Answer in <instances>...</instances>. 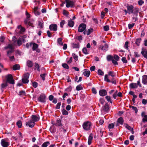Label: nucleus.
Listing matches in <instances>:
<instances>
[{
  "label": "nucleus",
  "mask_w": 147,
  "mask_h": 147,
  "mask_svg": "<svg viewBox=\"0 0 147 147\" xmlns=\"http://www.w3.org/2000/svg\"><path fill=\"white\" fill-rule=\"evenodd\" d=\"M115 73L113 71H110L108 72V75L105 76L104 80L108 82H111L112 84H116V80L115 79Z\"/></svg>",
  "instance_id": "f257e3e1"
},
{
  "label": "nucleus",
  "mask_w": 147,
  "mask_h": 147,
  "mask_svg": "<svg viewBox=\"0 0 147 147\" xmlns=\"http://www.w3.org/2000/svg\"><path fill=\"white\" fill-rule=\"evenodd\" d=\"M91 126V123L89 121L85 122L83 124V129L84 130L87 131H88L90 129Z\"/></svg>",
  "instance_id": "f03ea898"
},
{
  "label": "nucleus",
  "mask_w": 147,
  "mask_h": 147,
  "mask_svg": "<svg viewBox=\"0 0 147 147\" xmlns=\"http://www.w3.org/2000/svg\"><path fill=\"white\" fill-rule=\"evenodd\" d=\"M7 81V83L8 82L10 84H14V80L13 79L12 76L10 74H9L6 77Z\"/></svg>",
  "instance_id": "7ed1b4c3"
},
{
  "label": "nucleus",
  "mask_w": 147,
  "mask_h": 147,
  "mask_svg": "<svg viewBox=\"0 0 147 147\" xmlns=\"http://www.w3.org/2000/svg\"><path fill=\"white\" fill-rule=\"evenodd\" d=\"M29 74L28 73H26L24 74V78L22 79V81L23 83L24 84H26L28 83L29 82L28 78Z\"/></svg>",
  "instance_id": "20e7f679"
},
{
  "label": "nucleus",
  "mask_w": 147,
  "mask_h": 147,
  "mask_svg": "<svg viewBox=\"0 0 147 147\" xmlns=\"http://www.w3.org/2000/svg\"><path fill=\"white\" fill-rule=\"evenodd\" d=\"M46 96L45 94H42L40 95L38 98V100L41 102L45 103L46 102Z\"/></svg>",
  "instance_id": "39448f33"
},
{
  "label": "nucleus",
  "mask_w": 147,
  "mask_h": 147,
  "mask_svg": "<svg viewBox=\"0 0 147 147\" xmlns=\"http://www.w3.org/2000/svg\"><path fill=\"white\" fill-rule=\"evenodd\" d=\"M66 3L67 7L68 8L69 7H73L74 6L75 3L73 1L66 0Z\"/></svg>",
  "instance_id": "423d86ee"
},
{
  "label": "nucleus",
  "mask_w": 147,
  "mask_h": 147,
  "mask_svg": "<svg viewBox=\"0 0 147 147\" xmlns=\"http://www.w3.org/2000/svg\"><path fill=\"white\" fill-rule=\"evenodd\" d=\"M86 28V25L84 24H80L79 27L78 31L79 32H82Z\"/></svg>",
  "instance_id": "0eeeda50"
},
{
  "label": "nucleus",
  "mask_w": 147,
  "mask_h": 147,
  "mask_svg": "<svg viewBox=\"0 0 147 147\" xmlns=\"http://www.w3.org/2000/svg\"><path fill=\"white\" fill-rule=\"evenodd\" d=\"M127 9L128 13L130 14L133 12L134 6L132 5H127Z\"/></svg>",
  "instance_id": "6e6552de"
},
{
  "label": "nucleus",
  "mask_w": 147,
  "mask_h": 147,
  "mask_svg": "<svg viewBox=\"0 0 147 147\" xmlns=\"http://www.w3.org/2000/svg\"><path fill=\"white\" fill-rule=\"evenodd\" d=\"M49 28L51 30L56 31L57 30V26L56 24H51L49 27Z\"/></svg>",
  "instance_id": "1a4fd4ad"
},
{
  "label": "nucleus",
  "mask_w": 147,
  "mask_h": 147,
  "mask_svg": "<svg viewBox=\"0 0 147 147\" xmlns=\"http://www.w3.org/2000/svg\"><path fill=\"white\" fill-rule=\"evenodd\" d=\"M26 125L30 127H33L35 125V123L32 120H30L28 122H26Z\"/></svg>",
  "instance_id": "9d476101"
},
{
  "label": "nucleus",
  "mask_w": 147,
  "mask_h": 147,
  "mask_svg": "<svg viewBox=\"0 0 147 147\" xmlns=\"http://www.w3.org/2000/svg\"><path fill=\"white\" fill-rule=\"evenodd\" d=\"M1 144L3 147H7L9 145L8 142H6L5 140L3 139L1 140Z\"/></svg>",
  "instance_id": "9b49d317"
},
{
  "label": "nucleus",
  "mask_w": 147,
  "mask_h": 147,
  "mask_svg": "<svg viewBox=\"0 0 147 147\" xmlns=\"http://www.w3.org/2000/svg\"><path fill=\"white\" fill-rule=\"evenodd\" d=\"M7 82H4V83H2L1 85V89L2 92H3L4 90L6 88L7 86Z\"/></svg>",
  "instance_id": "f8f14e48"
},
{
  "label": "nucleus",
  "mask_w": 147,
  "mask_h": 147,
  "mask_svg": "<svg viewBox=\"0 0 147 147\" xmlns=\"http://www.w3.org/2000/svg\"><path fill=\"white\" fill-rule=\"evenodd\" d=\"M107 92L106 90L102 89L99 91V94L100 96H104L107 95Z\"/></svg>",
  "instance_id": "ddd939ff"
},
{
  "label": "nucleus",
  "mask_w": 147,
  "mask_h": 147,
  "mask_svg": "<svg viewBox=\"0 0 147 147\" xmlns=\"http://www.w3.org/2000/svg\"><path fill=\"white\" fill-rule=\"evenodd\" d=\"M32 119V121L34 122L37 121L39 119V118L38 117H37L35 115H33L31 116Z\"/></svg>",
  "instance_id": "4468645a"
},
{
  "label": "nucleus",
  "mask_w": 147,
  "mask_h": 147,
  "mask_svg": "<svg viewBox=\"0 0 147 147\" xmlns=\"http://www.w3.org/2000/svg\"><path fill=\"white\" fill-rule=\"evenodd\" d=\"M30 47L32 46V50L34 51L38 47V45L35 43H30Z\"/></svg>",
  "instance_id": "2eb2a0df"
},
{
  "label": "nucleus",
  "mask_w": 147,
  "mask_h": 147,
  "mask_svg": "<svg viewBox=\"0 0 147 147\" xmlns=\"http://www.w3.org/2000/svg\"><path fill=\"white\" fill-rule=\"evenodd\" d=\"M145 49L144 48H142L141 53L144 57L147 58V51H145Z\"/></svg>",
  "instance_id": "dca6fc26"
},
{
  "label": "nucleus",
  "mask_w": 147,
  "mask_h": 147,
  "mask_svg": "<svg viewBox=\"0 0 147 147\" xmlns=\"http://www.w3.org/2000/svg\"><path fill=\"white\" fill-rule=\"evenodd\" d=\"M84 71L83 72V74L86 77H88L89 76L90 74V71H87L86 69L84 70Z\"/></svg>",
  "instance_id": "f3484780"
},
{
  "label": "nucleus",
  "mask_w": 147,
  "mask_h": 147,
  "mask_svg": "<svg viewBox=\"0 0 147 147\" xmlns=\"http://www.w3.org/2000/svg\"><path fill=\"white\" fill-rule=\"evenodd\" d=\"M100 48H101V49L103 51H106L108 50V46L107 44H105L103 46H100Z\"/></svg>",
  "instance_id": "a211bd4d"
},
{
  "label": "nucleus",
  "mask_w": 147,
  "mask_h": 147,
  "mask_svg": "<svg viewBox=\"0 0 147 147\" xmlns=\"http://www.w3.org/2000/svg\"><path fill=\"white\" fill-rule=\"evenodd\" d=\"M67 25L69 27H72L74 26V22L71 19H70L68 21Z\"/></svg>",
  "instance_id": "6ab92c4d"
},
{
  "label": "nucleus",
  "mask_w": 147,
  "mask_h": 147,
  "mask_svg": "<svg viewBox=\"0 0 147 147\" xmlns=\"http://www.w3.org/2000/svg\"><path fill=\"white\" fill-rule=\"evenodd\" d=\"M147 82V75H144L142 76V83L144 84H146Z\"/></svg>",
  "instance_id": "aec40b11"
},
{
  "label": "nucleus",
  "mask_w": 147,
  "mask_h": 147,
  "mask_svg": "<svg viewBox=\"0 0 147 147\" xmlns=\"http://www.w3.org/2000/svg\"><path fill=\"white\" fill-rule=\"evenodd\" d=\"M109 105H108V103H106L104 106L103 107V110L105 112L108 111L109 109Z\"/></svg>",
  "instance_id": "412c9836"
},
{
  "label": "nucleus",
  "mask_w": 147,
  "mask_h": 147,
  "mask_svg": "<svg viewBox=\"0 0 147 147\" xmlns=\"http://www.w3.org/2000/svg\"><path fill=\"white\" fill-rule=\"evenodd\" d=\"M139 11V9L136 7H135L134 9V11L133 13L136 16H137Z\"/></svg>",
  "instance_id": "4be33fe9"
},
{
  "label": "nucleus",
  "mask_w": 147,
  "mask_h": 147,
  "mask_svg": "<svg viewBox=\"0 0 147 147\" xmlns=\"http://www.w3.org/2000/svg\"><path fill=\"white\" fill-rule=\"evenodd\" d=\"M129 87L131 88H137L138 86L136 83H131L130 84Z\"/></svg>",
  "instance_id": "5701e85b"
},
{
  "label": "nucleus",
  "mask_w": 147,
  "mask_h": 147,
  "mask_svg": "<svg viewBox=\"0 0 147 147\" xmlns=\"http://www.w3.org/2000/svg\"><path fill=\"white\" fill-rule=\"evenodd\" d=\"M26 15L27 16V18L24 21V23L25 24H26L28 23V20H29V18L30 17V14L29 13H28L27 12H26Z\"/></svg>",
  "instance_id": "b1692460"
},
{
  "label": "nucleus",
  "mask_w": 147,
  "mask_h": 147,
  "mask_svg": "<svg viewBox=\"0 0 147 147\" xmlns=\"http://www.w3.org/2000/svg\"><path fill=\"white\" fill-rule=\"evenodd\" d=\"M13 69L14 70H19L20 69V66L19 64H16L13 65Z\"/></svg>",
  "instance_id": "393cba45"
},
{
  "label": "nucleus",
  "mask_w": 147,
  "mask_h": 147,
  "mask_svg": "<svg viewBox=\"0 0 147 147\" xmlns=\"http://www.w3.org/2000/svg\"><path fill=\"white\" fill-rule=\"evenodd\" d=\"M53 124L57 126H60L61 125V120L60 119L57 120L56 123Z\"/></svg>",
  "instance_id": "a878e982"
},
{
  "label": "nucleus",
  "mask_w": 147,
  "mask_h": 147,
  "mask_svg": "<svg viewBox=\"0 0 147 147\" xmlns=\"http://www.w3.org/2000/svg\"><path fill=\"white\" fill-rule=\"evenodd\" d=\"M117 122L121 125H122L123 123V119L122 117H120L117 119Z\"/></svg>",
  "instance_id": "bb28decb"
},
{
  "label": "nucleus",
  "mask_w": 147,
  "mask_h": 147,
  "mask_svg": "<svg viewBox=\"0 0 147 147\" xmlns=\"http://www.w3.org/2000/svg\"><path fill=\"white\" fill-rule=\"evenodd\" d=\"M142 40L141 38H137L136 40V43L138 46L140 45V44Z\"/></svg>",
  "instance_id": "cd10ccee"
},
{
  "label": "nucleus",
  "mask_w": 147,
  "mask_h": 147,
  "mask_svg": "<svg viewBox=\"0 0 147 147\" xmlns=\"http://www.w3.org/2000/svg\"><path fill=\"white\" fill-rule=\"evenodd\" d=\"M18 28L20 29V31L21 33L24 32L25 30V28L22 27L21 25L18 26Z\"/></svg>",
  "instance_id": "c85d7f7f"
},
{
  "label": "nucleus",
  "mask_w": 147,
  "mask_h": 147,
  "mask_svg": "<svg viewBox=\"0 0 147 147\" xmlns=\"http://www.w3.org/2000/svg\"><path fill=\"white\" fill-rule=\"evenodd\" d=\"M71 46L73 48H78L79 46L78 44L74 43L71 44Z\"/></svg>",
  "instance_id": "c756f323"
},
{
  "label": "nucleus",
  "mask_w": 147,
  "mask_h": 147,
  "mask_svg": "<svg viewBox=\"0 0 147 147\" xmlns=\"http://www.w3.org/2000/svg\"><path fill=\"white\" fill-rule=\"evenodd\" d=\"M14 51V49L13 48L10 49V50L8 51L7 52V55L9 56L11 55L12 53Z\"/></svg>",
  "instance_id": "7c9ffc66"
},
{
  "label": "nucleus",
  "mask_w": 147,
  "mask_h": 147,
  "mask_svg": "<svg viewBox=\"0 0 147 147\" xmlns=\"http://www.w3.org/2000/svg\"><path fill=\"white\" fill-rule=\"evenodd\" d=\"M83 52L86 55H87L89 54V51H87V50L86 47H84L82 49Z\"/></svg>",
  "instance_id": "2f4dec72"
},
{
  "label": "nucleus",
  "mask_w": 147,
  "mask_h": 147,
  "mask_svg": "<svg viewBox=\"0 0 147 147\" xmlns=\"http://www.w3.org/2000/svg\"><path fill=\"white\" fill-rule=\"evenodd\" d=\"M50 144L49 142H46L44 143L42 145L41 147H47L48 145Z\"/></svg>",
  "instance_id": "473e14b6"
},
{
  "label": "nucleus",
  "mask_w": 147,
  "mask_h": 147,
  "mask_svg": "<svg viewBox=\"0 0 147 147\" xmlns=\"http://www.w3.org/2000/svg\"><path fill=\"white\" fill-rule=\"evenodd\" d=\"M105 98L108 102H110L111 103L113 102L111 100V97L109 96H107L105 97Z\"/></svg>",
  "instance_id": "72a5a7b5"
},
{
  "label": "nucleus",
  "mask_w": 147,
  "mask_h": 147,
  "mask_svg": "<svg viewBox=\"0 0 147 147\" xmlns=\"http://www.w3.org/2000/svg\"><path fill=\"white\" fill-rule=\"evenodd\" d=\"M107 59L108 61H112V60L113 59V57L111 55H108L107 57Z\"/></svg>",
  "instance_id": "f704fd0d"
},
{
  "label": "nucleus",
  "mask_w": 147,
  "mask_h": 147,
  "mask_svg": "<svg viewBox=\"0 0 147 147\" xmlns=\"http://www.w3.org/2000/svg\"><path fill=\"white\" fill-rule=\"evenodd\" d=\"M83 89V88L81 85H79L76 87V89L77 90L79 91Z\"/></svg>",
  "instance_id": "c9c22d12"
},
{
  "label": "nucleus",
  "mask_w": 147,
  "mask_h": 147,
  "mask_svg": "<svg viewBox=\"0 0 147 147\" xmlns=\"http://www.w3.org/2000/svg\"><path fill=\"white\" fill-rule=\"evenodd\" d=\"M57 42L60 45H63L62 38H58L57 39Z\"/></svg>",
  "instance_id": "e433bc0d"
},
{
  "label": "nucleus",
  "mask_w": 147,
  "mask_h": 147,
  "mask_svg": "<svg viewBox=\"0 0 147 147\" xmlns=\"http://www.w3.org/2000/svg\"><path fill=\"white\" fill-rule=\"evenodd\" d=\"M17 125L19 128H21L22 125V123L21 121H18L16 123Z\"/></svg>",
  "instance_id": "4c0bfd02"
},
{
  "label": "nucleus",
  "mask_w": 147,
  "mask_h": 147,
  "mask_svg": "<svg viewBox=\"0 0 147 147\" xmlns=\"http://www.w3.org/2000/svg\"><path fill=\"white\" fill-rule=\"evenodd\" d=\"M98 74L99 75L103 76L104 73L101 69H99L98 71Z\"/></svg>",
  "instance_id": "58836bf2"
},
{
  "label": "nucleus",
  "mask_w": 147,
  "mask_h": 147,
  "mask_svg": "<svg viewBox=\"0 0 147 147\" xmlns=\"http://www.w3.org/2000/svg\"><path fill=\"white\" fill-rule=\"evenodd\" d=\"M88 32V35H90L91 33L93 31V29L92 28H90L88 30H87Z\"/></svg>",
  "instance_id": "ea45409f"
},
{
  "label": "nucleus",
  "mask_w": 147,
  "mask_h": 147,
  "mask_svg": "<svg viewBox=\"0 0 147 147\" xmlns=\"http://www.w3.org/2000/svg\"><path fill=\"white\" fill-rule=\"evenodd\" d=\"M27 65L28 67H31L32 66V62L30 61H27Z\"/></svg>",
  "instance_id": "a19ab883"
},
{
  "label": "nucleus",
  "mask_w": 147,
  "mask_h": 147,
  "mask_svg": "<svg viewBox=\"0 0 147 147\" xmlns=\"http://www.w3.org/2000/svg\"><path fill=\"white\" fill-rule=\"evenodd\" d=\"M17 44L19 46H20L22 44V42L21 40V39L20 38L18 39L17 41Z\"/></svg>",
  "instance_id": "79ce46f5"
},
{
  "label": "nucleus",
  "mask_w": 147,
  "mask_h": 147,
  "mask_svg": "<svg viewBox=\"0 0 147 147\" xmlns=\"http://www.w3.org/2000/svg\"><path fill=\"white\" fill-rule=\"evenodd\" d=\"M62 65L63 68L67 69H69V66L67 64L65 63H63L62 64Z\"/></svg>",
  "instance_id": "37998d69"
},
{
  "label": "nucleus",
  "mask_w": 147,
  "mask_h": 147,
  "mask_svg": "<svg viewBox=\"0 0 147 147\" xmlns=\"http://www.w3.org/2000/svg\"><path fill=\"white\" fill-rule=\"evenodd\" d=\"M62 114L63 115H67L68 114V112L64 109H63L62 111Z\"/></svg>",
  "instance_id": "c03bdc74"
},
{
  "label": "nucleus",
  "mask_w": 147,
  "mask_h": 147,
  "mask_svg": "<svg viewBox=\"0 0 147 147\" xmlns=\"http://www.w3.org/2000/svg\"><path fill=\"white\" fill-rule=\"evenodd\" d=\"M43 25V22L39 21L38 22V25L40 28H42Z\"/></svg>",
  "instance_id": "a18cd8bd"
},
{
  "label": "nucleus",
  "mask_w": 147,
  "mask_h": 147,
  "mask_svg": "<svg viewBox=\"0 0 147 147\" xmlns=\"http://www.w3.org/2000/svg\"><path fill=\"white\" fill-rule=\"evenodd\" d=\"M124 125L125 127L127 128L128 130H131L132 129L131 127L129 125L127 124H124Z\"/></svg>",
  "instance_id": "49530a36"
},
{
  "label": "nucleus",
  "mask_w": 147,
  "mask_h": 147,
  "mask_svg": "<svg viewBox=\"0 0 147 147\" xmlns=\"http://www.w3.org/2000/svg\"><path fill=\"white\" fill-rule=\"evenodd\" d=\"M46 75V74H41L40 75V76L42 78L43 80H45V77Z\"/></svg>",
  "instance_id": "de8ad7c7"
},
{
  "label": "nucleus",
  "mask_w": 147,
  "mask_h": 147,
  "mask_svg": "<svg viewBox=\"0 0 147 147\" xmlns=\"http://www.w3.org/2000/svg\"><path fill=\"white\" fill-rule=\"evenodd\" d=\"M61 102H59L58 103L56 106V107H55L56 109H59L60 108V106H61Z\"/></svg>",
  "instance_id": "09e8293b"
},
{
  "label": "nucleus",
  "mask_w": 147,
  "mask_h": 147,
  "mask_svg": "<svg viewBox=\"0 0 147 147\" xmlns=\"http://www.w3.org/2000/svg\"><path fill=\"white\" fill-rule=\"evenodd\" d=\"M121 60L124 63H126L127 62L126 58L125 57H123L122 58Z\"/></svg>",
  "instance_id": "8fccbe9b"
},
{
  "label": "nucleus",
  "mask_w": 147,
  "mask_h": 147,
  "mask_svg": "<svg viewBox=\"0 0 147 147\" xmlns=\"http://www.w3.org/2000/svg\"><path fill=\"white\" fill-rule=\"evenodd\" d=\"M65 21L64 20H62L60 23V26L61 27L63 28V25L65 23Z\"/></svg>",
  "instance_id": "3c124183"
},
{
  "label": "nucleus",
  "mask_w": 147,
  "mask_h": 147,
  "mask_svg": "<svg viewBox=\"0 0 147 147\" xmlns=\"http://www.w3.org/2000/svg\"><path fill=\"white\" fill-rule=\"evenodd\" d=\"M135 25V23H132V24H129L128 25V28L129 29H131V28Z\"/></svg>",
  "instance_id": "603ef678"
},
{
  "label": "nucleus",
  "mask_w": 147,
  "mask_h": 147,
  "mask_svg": "<svg viewBox=\"0 0 147 147\" xmlns=\"http://www.w3.org/2000/svg\"><path fill=\"white\" fill-rule=\"evenodd\" d=\"M26 94V93L24 91L22 90L21 91H20L19 92V95H25Z\"/></svg>",
  "instance_id": "864d4df0"
},
{
  "label": "nucleus",
  "mask_w": 147,
  "mask_h": 147,
  "mask_svg": "<svg viewBox=\"0 0 147 147\" xmlns=\"http://www.w3.org/2000/svg\"><path fill=\"white\" fill-rule=\"evenodd\" d=\"M63 14L66 16H67L69 15L68 12L65 10L63 11Z\"/></svg>",
  "instance_id": "5fc2aeb1"
},
{
  "label": "nucleus",
  "mask_w": 147,
  "mask_h": 147,
  "mask_svg": "<svg viewBox=\"0 0 147 147\" xmlns=\"http://www.w3.org/2000/svg\"><path fill=\"white\" fill-rule=\"evenodd\" d=\"M73 56L74 59L76 61L78 60V57L77 55H76L75 53H73Z\"/></svg>",
  "instance_id": "6e6d98bb"
},
{
  "label": "nucleus",
  "mask_w": 147,
  "mask_h": 147,
  "mask_svg": "<svg viewBox=\"0 0 147 147\" xmlns=\"http://www.w3.org/2000/svg\"><path fill=\"white\" fill-rule=\"evenodd\" d=\"M32 86L33 87H34V88H36L38 86V84L37 83L35 82H33L32 83Z\"/></svg>",
  "instance_id": "4d7b16f0"
},
{
  "label": "nucleus",
  "mask_w": 147,
  "mask_h": 147,
  "mask_svg": "<svg viewBox=\"0 0 147 147\" xmlns=\"http://www.w3.org/2000/svg\"><path fill=\"white\" fill-rule=\"evenodd\" d=\"M114 58L117 61H118L119 59V57L118 56V55H115L114 56Z\"/></svg>",
  "instance_id": "13d9d810"
},
{
  "label": "nucleus",
  "mask_w": 147,
  "mask_h": 147,
  "mask_svg": "<svg viewBox=\"0 0 147 147\" xmlns=\"http://www.w3.org/2000/svg\"><path fill=\"white\" fill-rule=\"evenodd\" d=\"M131 108L133 110H134V111H135V113L136 114L137 113L138 111V109H137V107H135L134 106V107H132Z\"/></svg>",
  "instance_id": "bf43d9fd"
},
{
  "label": "nucleus",
  "mask_w": 147,
  "mask_h": 147,
  "mask_svg": "<svg viewBox=\"0 0 147 147\" xmlns=\"http://www.w3.org/2000/svg\"><path fill=\"white\" fill-rule=\"evenodd\" d=\"M142 121L144 122H147V115H145L144 117L142 119Z\"/></svg>",
  "instance_id": "052dcab7"
},
{
  "label": "nucleus",
  "mask_w": 147,
  "mask_h": 147,
  "mask_svg": "<svg viewBox=\"0 0 147 147\" xmlns=\"http://www.w3.org/2000/svg\"><path fill=\"white\" fill-rule=\"evenodd\" d=\"M104 29L105 31H107L109 29V27L108 26H106L104 27Z\"/></svg>",
  "instance_id": "680f3d73"
},
{
  "label": "nucleus",
  "mask_w": 147,
  "mask_h": 147,
  "mask_svg": "<svg viewBox=\"0 0 147 147\" xmlns=\"http://www.w3.org/2000/svg\"><path fill=\"white\" fill-rule=\"evenodd\" d=\"M138 4L140 5H142L144 3V2L142 0H139L138 1Z\"/></svg>",
  "instance_id": "e2e57ef3"
},
{
  "label": "nucleus",
  "mask_w": 147,
  "mask_h": 147,
  "mask_svg": "<svg viewBox=\"0 0 147 147\" xmlns=\"http://www.w3.org/2000/svg\"><path fill=\"white\" fill-rule=\"evenodd\" d=\"M114 126V125L113 123H112L109 124L108 127L109 129H112L113 128Z\"/></svg>",
  "instance_id": "0e129e2a"
},
{
  "label": "nucleus",
  "mask_w": 147,
  "mask_h": 147,
  "mask_svg": "<svg viewBox=\"0 0 147 147\" xmlns=\"http://www.w3.org/2000/svg\"><path fill=\"white\" fill-rule=\"evenodd\" d=\"M11 55H9V56H7L10 59V60L12 61L14 59V57L13 55L11 56Z\"/></svg>",
  "instance_id": "69168bd1"
},
{
  "label": "nucleus",
  "mask_w": 147,
  "mask_h": 147,
  "mask_svg": "<svg viewBox=\"0 0 147 147\" xmlns=\"http://www.w3.org/2000/svg\"><path fill=\"white\" fill-rule=\"evenodd\" d=\"M47 36L48 37H51V34L49 31H47Z\"/></svg>",
  "instance_id": "338daca9"
},
{
  "label": "nucleus",
  "mask_w": 147,
  "mask_h": 147,
  "mask_svg": "<svg viewBox=\"0 0 147 147\" xmlns=\"http://www.w3.org/2000/svg\"><path fill=\"white\" fill-rule=\"evenodd\" d=\"M112 63L115 65H118V63L117 62V61L114 59L112 60Z\"/></svg>",
  "instance_id": "774afa93"
}]
</instances>
